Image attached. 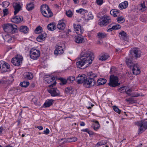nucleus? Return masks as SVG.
<instances>
[{"mask_svg":"<svg viewBox=\"0 0 147 147\" xmlns=\"http://www.w3.org/2000/svg\"><path fill=\"white\" fill-rule=\"evenodd\" d=\"M113 27V28L114 30H118L120 29L121 28L119 24H116L115 25L113 26H112Z\"/></svg>","mask_w":147,"mask_h":147,"instance_id":"nucleus-53","label":"nucleus"},{"mask_svg":"<svg viewBox=\"0 0 147 147\" xmlns=\"http://www.w3.org/2000/svg\"><path fill=\"white\" fill-rule=\"evenodd\" d=\"M75 41L77 43H80L85 41L84 38L82 36H76L74 37Z\"/></svg>","mask_w":147,"mask_h":147,"instance_id":"nucleus-19","label":"nucleus"},{"mask_svg":"<svg viewBox=\"0 0 147 147\" xmlns=\"http://www.w3.org/2000/svg\"><path fill=\"white\" fill-rule=\"evenodd\" d=\"M109 57V56L107 53H104L102 54V61L106 60Z\"/></svg>","mask_w":147,"mask_h":147,"instance_id":"nucleus-38","label":"nucleus"},{"mask_svg":"<svg viewBox=\"0 0 147 147\" xmlns=\"http://www.w3.org/2000/svg\"><path fill=\"white\" fill-rule=\"evenodd\" d=\"M94 81V79L86 78L83 83L84 86L86 88H90L94 85V83L92 84Z\"/></svg>","mask_w":147,"mask_h":147,"instance_id":"nucleus-12","label":"nucleus"},{"mask_svg":"<svg viewBox=\"0 0 147 147\" xmlns=\"http://www.w3.org/2000/svg\"><path fill=\"white\" fill-rule=\"evenodd\" d=\"M42 31V28L39 26L36 28L34 30V32L36 34H39Z\"/></svg>","mask_w":147,"mask_h":147,"instance_id":"nucleus-37","label":"nucleus"},{"mask_svg":"<svg viewBox=\"0 0 147 147\" xmlns=\"http://www.w3.org/2000/svg\"><path fill=\"white\" fill-rule=\"evenodd\" d=\"M118 79L117 77L111 76L110 78V82L108 85L110 86L115 87L119 85L118 82Z\"/></svg>","mask_w":147,"mask_h":147,"instance_id":"nucleus-7","label":"nucleus"},{"mask_svg":"<svg viewBox=\"0 0 147 147\" xmlns=\"http://www.w3.org/2000/svg\"><path fill=\"white\" fill-rule=\"evenodd\" d=\"M3 128V127L1 126L0 127V135L2 134Z\"/></svg>","mask_w":147,"mask_h":147,"instance_id":"nucleus-63","label":"nucleus"},{"mask_svg":"<svg viewBox=\"0 0 147 147\" xmlns=\"http://www.w3.org/2000/svg\"><path fill=\"white\" fill-rule=\"evenodd\" d=\"M23 60L22 57L18 55L16 57L13 58L11 60V62L16 66H19L22 63Z\"/></svg>","mask_w":147,"mask_h":147,"instance_id":"nucleus-8","label":"nucleus"},{"mask_svg":"<svg viewBox=\"0 0 147 147\" xmlns=\"http://www.w3.org/2000/svg\"><path fill=\"white\" fill-rule=\"evenodd\" d=\"M125 101L127 102H129L130 103H132L134 101L133 99L131 98H126L125 99Z\"/></svg>","mask_w":147,"mask_h":147,"instance_id":"nucleus-57","label":"nucleus"},{"mask_svg":"<svg viewBox=\"0 0 147 147\" xmlns=\"http://www.w3.org/2000/svg\"><path fill=\"white\" fill-rule=\"evenodd\" d=\"M33 77V74L30 72H28L26 75V78L29 80L32 79Z\"/></svg>","mask_w":147,"mask_h":147,"instance_id":"nucleus-42","label":"nucleus"},{"mask_svg":"<svg viewBox=\"0 0 147 147\" xmlns=\"http://www.w3.org/2000/svg\"><path fill=\"white\" fill-rule=\"evenodd\" d=\"M132 92V90L130 88L128 89H127L126 87V91L125 92L126 93L129 95H130V93Z\"/></svg>","mask_w":147,"mask_h":147,"instance_id":"nucleus-54","label":"nucleus"},{"mask_svg":"<svg viewBox=\"0 0 147 147\" xmlns=\"http://www.w3.org/2000/svg\"><path fill=\"white\" fill-rule=\"evenodd\" d=\"M119 36L121 39L124 40H127V37L126 33L123 31H122L119 33Z\"/></svg>","mask_w":147,"mask_h":147,"instance_id":"nucleus-21","label":"nucleus"},{"mask_svg":"<svg viewBox=\"0 0 147 147\" xmlns=\"http://www.w3.org/2000/svg\"><path fill=\"white\" fill-rule=\"evenodd\" d=\"M10 65L8 63L4 61H0V68L4 72L9 71Z\"/></svg>","mask_w":147,"mask_h":147,"instance_id":"nucleus-10","label":"nucleus"},{"mask_svg":"<svg viewBox=\"0 0 147 147\" xmlns=\"http://www.w3.org/2000/svg\"><path fill=\"white\" fill-rule=\"evenodd\" d=\"M54 100L52 99H48L44 103L45 107H47L52 105L53 103Z\"/></svg>","mask_w":147,"mask_h":147,"instance_id":"nucleus-22","label":"nucleus"},{"mask_svg":"<svg viewBox=\"0 0 147 147\" xmlns=\"http://www.w3.org/2000/svg\"><path fill=\"white\" fill-rule=\"evenodd\" d=\"M74 90V89L71 87H67L65 89V92L67 94L70 95L73 94Z\"/></svg>","mask_w":147,"mask_h":147,"instance_id":"nucleus-28","label":"nucleus"},{"mask_svg":"<svg viewBox=\"0 0 147 147\" xmlns=\"http://www.w3.org/2000/svg\"><path fill=\"white\" fill-rule=\"evenodd\" d=\"M126 62L127 65L130 68H131L132 66L134 65L131 59H127L126 60Z\"/></svg>","mask_w":147,"mask_h":147,"instance_id":"nucleus-36","label":"nucleus"},{"mask_svg":"<svg viewBox=\"0 0 147 147\" xmlns=\"http://www.w3.org/2000/svg\"><path fill=\"white\" fill-rule=\"evenodd\" d=\"M56 84V82L55 81L53 84L49 85L50 88L48 90V92L53 97L60 96V92L56 88H53V86H55Z\"/></svg>","mask_w":147,"mask_h":147,"instance_id":"nucleus-5","label":"nucleus"},{"mask_svg":"<svg viewBox=\"0 0 147 147\" xmlns=\"http://www.w3.org/2000/svg\"><path fill=\"white\" fill-rule=\"evenodd\" d=\"M136 125L139 127L138 131V134H141L147 129V119L137 122Z\"/></svg>","mask_w":147,"mask_h":147,"instance_id":"nucleus-3","label":"nucleus"},{"mask_svg":"<svg viewBox=\"0 0 147 147\" xmlns=\"http://www.w3.org/2000/svg\"><path fill=\"white\" fill-rule=\"evenodd\" d=\"M93 18V16L91 13H88V15L87 16V17L85 18V19L87 20H89L92 19Z\"/></svg>","mask_w":147,"mask_h":147,"instance_id":"nucleus-45","label":"nucleus"},{"mask_svg":"<svg viewBox=\"0 0 147 147\" xmlns=\"http://www.w3.org/2000/svg\"><path fill=\"white\" fill-rule=\"evenodd\" d=\"M110 13L114 17H117L119 15V11L115 9H112L110 11Z\"/></svg>","mask_w":147,"mask_h":147,"instance_id":"nucleus-26","label":"nucleus"},{"mask_svg":"<svg viewBox=\"0 0 147 147\" xmlns=\"http://www.w3.org/2000/svg\"><path fill=\"white\" fill-rule=\"evenodd\" d=\"M46 36V34L45 33H42L37 37L36 38L38 42H41V41L45 38Z\"/></svg>","mask_w":147,"mask_h":147,"instance_id":"nucleus-27","label":"nucleus"},{"mask_svg":"<svg viewBox=\"0 0 147 147\" xmlns=\"http://www.w3.org/2000/svg\"><path fill=\"white\" fill-rule=\"evenodd\" d=\"M13 6L15 10L14 14L16 15L21 10L22 6L20 3H15Z\"/></svg>","mask_w":147,"mask_h":147,"instance_id":"nucleus-14","label":"nucleus"},{"mask_svg":"<svg viewBox=\"0 0 147 147\" xmlns=\"http://www.w3.org/2000/svg\"><path fill=\"white\" fill-rule=\"evenodd\" d=\"M86 78V75L83 74H80L76 78V80L78 84H81L84 83Z\"/></svg>","mask_w":147,"mask_h":147,"instance_id":"nucleus-13","label":"nucleus"},{"mask_svg":"<svg viewBox=\"0 0 147 147\" xmlns=\"http://www.w3.org/2000/svg\"><path fill=\"white\" fill-rule=\"evenodd\" d=\"M113 110L117 113L120 114L121 111L116 106H114L113 107Z\"/></svg>","mask_w":147,"mask_h":147,"instance_id":"nucleus-48","label":"nucleus"},{"mask_svg":"<svg viewBox=\"0 0 147 147\" xmlns=\"http://www.w3.org/2000/svg\"><path fill=\"white\" fill-rule=\"evenodd\" d=\"M3 28L5 32L12 34L16 32L17 30V27L16 25L10 24L4 25Z\"/></svg>","mask_w":147,"mask_h":147,"instance_id":"nucleus-4","label":"nucleus"},{"mask_svg":"<svg viewBox=\"0 0 147 147\" xmlns=\"http://www.w3.org/2000/svg\"><path fill=\"white\" fill-rule=\"evenodd\" d=\"M66 14L68 17L70 18L72 17L73 13L71 11L68 10L66 11Z\"/></svg>","mask_w":147,"mask_h":147,"instance_id":"nucleus-49","label":"nucleus"},{"mask_svg":"<svg viewBox=\"0 0 147 147\" xmlns=\"http://www.w3.org/2000/svg\"><path fill=\"white\" fill-rule=\"evenodd\" d=\"M132 51L135 55V56L136 58L140 57V51L136 48H134L132 50Z\"/></svg>","mask_w":147,"mask_h":147,"instance_id":"nucleus-29","label":"nucleus"},{"mask_svg":"<svg viewBox=\"0 0 147 147\" xmlns=\"http://www.w3.org/2000/svg\"><path fill=\"white\" fill-rule=\"evenodd\" d=\"M76 12L82 14H84L85 13H86L88 11L87 10H85L83 9H80L78 10H76Z\"/></svg>","mask_w":147,"mask_h":147,"instance_id":"nucleus-39","label":"nucleus"},{"mask_svg":"<svg viewBox=\"0 0 147 147\" xmlns=\"http://www.w3.org/2000/svg\"><path fill=\"white\" fill-rule=\"evenodd\" d=\"M144 2H143V3L140 4L139 6L140 7L142 8L139 9V10H142V11H144L146 9V7L144 4Z\"/></svg>","mask_w":147,"mask_h":147,"instance_id":"nucleus-47","label":"nucleus"},{"mask_svg":"<svg viewBox=\"0 0 147 147\" xmlns=\"http://www.w3.org/2000/svg\"><path fill=\"white\" fill-rule=\"evenodd\" d=\"M132 68V70L133 73L134 74L137 75L139 74L140 73V69L137 64H135L131 67Z\"/></svg>","mask_w":147,"mask_h":147,"instance_id":"nucleus-18","label":"nucleus"},{"mask_svg":"<svg viewBox=\"0 0 147 147\" xmlns=\"http://www.w3.org/2000/svg\"><path fill=\"white\" fill-rule=\"evenodd\" d=\"M117 20L118 22L120 23H122L124 22L125 20L123 17L120 16L117 18Z\"/></svg>","mask_w":147,"mask_h":147,"instance_id":"nucleus-41","label":"nucleus"},{"mask_svg":"<svg viewBox=\"0 0 147 147\" xmlns=\"http://www.w3.org/2000/svg\"><path fill=\"white\" fill-rule=\"evenodd\" d=\"M126 87V86L121 87L119 88L118 90L121 93H123L125 92Z\"/></svg>","mask_w":147,"mask_h":147,"instance_id":"nucleus-46","label":"nucleus"},{"mask_svg":"<svg viewBox=\"0 0 147 147\" xmlns=\"http://www.w3.org/2000/svg\"><path fill=\"white\" fill-rule=\"evenodd\" d=\"M23 19L22 17L20 16H13L11 19V21L15 23H18L20 22Z\"/></svg>","mask_w":147,"mask_h":147,"instance_id":"nucleus-17","label":"nucleus"},{"mask_svg":"<svg viewBox=\"0 0 147 147\" xmlns=\"http://www.w3.org/2000/svg\"><path fill=\"white\" fill-rule=\"evenodd\" d=\"M21 91V89L20 87H13L9 90V93L13 95L19 93Z\"/></svg>","mask_w":147,"mask_h":147,"instance_id":"nucleus-15","label":"nucleus"},{"mask_svg":"<svg viewBox=\"0 0 147 147\" xmlns=\"http://www.w3.org/2000/svg\"><path fill=\"white\" fill-rule=\"evenodd\" d=\"M128 6V3L127 1H125L124 2L119 4V7L120 9H123L126 8Z\"/></svg>","mask_w":147,"mask_h":147,"instance_id":"nucleus-23","label":"nucleus"},{"mask_svg":"<svg viewBox=\"0 0 147 147\" xmlns=\"http://www.w3.org/2000/svg\"><path fill=\"white\" fill-rule=\"evenodd\" d=\"M143 96L144 95L142 94L141 95L140 94H135V95L134 96V97H137L139 96Z\"/></svg>","mask_w":147,"mask_h":147,"instance_id":"nucleus-62","label":"nucleus"},{"mask_svg":"<svg viewBox=\"0 0 147 147\" xmlns=\"http://www.w3.org/2000/svg\"><path fill=\"white\" fill-rule=\"evenodd\" d=\"M59 79L61 81L60 85H65L67 83V80L62 78H59Z\"/></svg>","mask_w":147,"mask_h":147,"instance_id":"nucleus-40","label":"nucleus"},{"mask_svg":"<svg viewBox=\"0 0 147 147\" xmlns=\"http://www.w3.org/2000/svg\"><path fill=\"white\" fill-rule=\"evenodd\" d=\"M64 45L63 43H58L57 44L54 51V54L55 55H61L64 52Z\"/></svg>","mask_w":147,"mask_h":147,"instance_id":"nucleus-6","label":"nucleus"},{"mask_svg":"<svg viewBox=\"0 0 147 147\" xmlns=\"http://www.w3.org/2000/svg\"><path fill=\"white\" fill-rule=\"evenodd\" d=\"M55 77H53L49 76L47 78H46L44 79V80L45 81L47 82L49 84L50 83L53 82V80H55Z\"/></svg>","mask_w":147,"mask_h":147,"instance_id":"nucleus-33","label":"nucleus"},{"mask_svg":"<svg viewBox=\"0 0 147 147\" xmlns=\"http://www.w3.org/2000/svg\"><path fill=\"white\" fill-rule=\"evenodd\" d=\"M74 30L76 31V32L79 35H81L82 34L83 30H82L81 28V26L80 25H76L74 24Z\"/></svg>","mask_w":147,"mask_h":147,"instance_id":"nucleus-16","label":"nucleus"},{"mask_svg":"<svg viewBox=\"0 0 147 147\" xmlns=\"http://www.w3.org/2000/svg\"><path fill=\"white\" fill-rule=\"evenodd\" d=\"M40 130H42L43 129V127L42 126H39L37 127Z\"/></svg>","mask_w":147,"mask_h":147,"instance_id":"nucleus-64","label":"nucleus"},{"mask_svg":"<svg viewBox=\"0 0 147 147\" xmlns=\"http://www.w3.org/2000/svg\"><path fill=\"white\" fill-rule=\"evenodd\" d=\"M107 82V80H106L104 78H102V85L104 84H105Z\"/></svg>","mask_w":147,"mask_h":147,"instance_id":"nucleus-61","label":"nucleus"},{"mask_svg":"<svg viewBox=\"0 0 147 147\" xmlns=\"http://www.w3.org/2000/svg\"><path fill=\"white\" fill-rule=\"evenodd\" d=\"M9 5V2L5 1L2 3L3 7H8Z\"/></svg>","mask_w":147,"mask_h":147,"instance_id":"nucleus-50","label":"nucleus"},{"mask_svg":"<svg viewBox=\"0 0 147 147\" xmlns=\"http://www.w3.org/2000/svg\"><path fill=\"white\" fill-rule=\"evenodd\" d=\"M111 22V19L109 16L107 15L103 16L102 17V27L106 26Z\"/></svg>","mask_w":147,"mask_h":147,"instance_id":"nucleus-11","label":"nucleus"},{"mask_svg":"<svg viewBox=\"0 0 147 147\" xmlns=\"http://www.w3.org/2000/svg\"><path fill=\"white\" fill-rule=\"evenodd\" d=\"M47 27L48 30L50 31L53 30L55 29V25L53 23H50L49 24Z\"/></svg>","mask_w":147,"mask_h":147,"instance_id":"nucleus-32","label":"nucleus"},{"mask_svg":"<svg viewBox=\"0 0 147 147\" xmlns=\"http://www.w3.org/2000/svg\"><path fill=\"white\" fill-rule=\"evenodd\" d=\"M30 58L34 60L37 59L40 56V52L39 50L32 49L30 52Z\"/></svg>","mask_w":147,"mask_h":147,"instance_id":"nucleus-9","label":"nucleus"},{"mask_svg":"<svg viewBox=\"0 0 147 147\" xmlns=\"http://www.w3.org/2000/svg\"><path fill=\"white\" fill-rule=\"evenodd\" d=\"M97 17L100 18V19L99 20V22L98 23V24L99 25L101 26V21H100V20L101 19V18L100 17V14L99 13L97 15Z\"/></svg>","mask_w":147,"mask_h":147,"instance_id":"nucleus-59","label":"nucleus"},{"mask_svg":"<svg viewBox=\"0 0 147 147\" xmlns=\"http://www.w3.org/2000/svg\"><path fill=\"white\" fill-rule=\"evenodd\" d=\"M95 3L97 5H101V0H96Z\"/></svg>","mask_w":147,"mask_h":147,"instance_id":"nucleus-60","label":"nucleus"},{"mask_svg":"<svg viewBox=\"0 0 147 147\" xmlns=\"http://www.w3.org/2000/svg\"><path fill=\"white\" fill-rule=\"evenodd\" d=\"M77 140V138L76 137H73L67 138V142H75Z\"/></svg>","mask_w":147,"mask_h":147,"instance_id":"nucleus-44","label":"nucleus"},{"mask_svg":"<svg viewBox=\"0 0 147 147\" xmlns=\"http://www.w3.org/2000/svg\"><path fill=\"white\" fill-rule=\"evenodd\" d=\"M93 122L94 123L92 124V126L95 130H96L98 129L100 127V125L99 124L98 121L96 120H93Z\"/></svg>","mask_w":147,"mask_h":147,"instance_id":"nucleus-31","label":"nucleus"},{"mask_svg":"<svg viewBox=\"0 0 147 147\" xmlns=\"http://www.w3.org/2000/svg\"><path fill=\"white\" fill-rule=\"evenodd\" d=\"M13 80V77L12 76H11L9 77V78H8L6 80H0V84H3L7 82L8 81V80L10 81L9 82V83H11Z\"/></svg>","mask_w":147,"mask_h":147,"instance_id":"nucleus-30","label":"nucleus"},{"mask_svg":"<svg viewBox=\"0 0 147 147\" xmlns=\"http://www.w3.org/2000/svg\"><path fill=\"white\" fill-rule=\"evenodd\" d=\"M29 84L30 83L28 82L24 81L21 82L20 84V85L22 87L26 88L29 86Z\"/></svg>","mask_w":147,"mask_h":147,"instance_id":"nucleus-35","label":"nucleus"},{"mask_svg":"<svg viewBox=\"0 0 147 147\" xmlns=\"http://www.w3.org/2000/svg\"><path fill=\"white\" fill-rule=\"evenodd\" d=\"M87 75L88 78H91V79H93V78L97 76L96 74L93 73L92 71L88 72Z\"/></svg>","mask_w":147,"mask_h":147,"instance_id":"nucleus-34","label":"nucleus"},{"mask_svg":"<svg viewBox=\"0 0 147 147\" xmlns=\"http://www.w3.org/2000/svg\"><path fill=\"white\" fill-rule=\"evenodd\" d=\"M49 130L48 128H46V130L44 131L42 134L47 135L49 133Z\"/></svg>","mask_w":147,"mask_h":147,"instance_id":"nucleus-56","label":"nucleus"},{"mask_svg":"<svg viewBox=\"0 0 147 147\" xmlns=\"http://www.w3.org/2000/svg\"><path fill=\"white\" fill-rule=\"evenodd\" d=\"M76 79L75 76H70L67 78V82L71 83L74 81Z\"/></svg>","mask_w":147,"mask_h":147,"instance_id":"nucleus-43","label":"nucleus"},{"mask_svg":"<svg viewBox=\"0 0 147 147\" xmlns=\"http://www.w3.org/2000/svg\"><path fill=\"white\" fill-rule=\"evenodd\" d=\"M93 56V53L91 51L82 52L80 55V58L78 59L76 63L77 67L81 69L86 68L87 66H84L85 64H91L94 60Z\"/></svg>","mask_w":147,"mask_h":147,"instance_id":"nucleus-1","label":"nucleus"},{"mask_svg":"<svg viewBox=\"0 0 147 147\" xmlns=\"http://www.w3.org/2000/svg\"><path fill=\"white\" fill-rule=\"evenodd\" d=\"M40 11L45 17L49 18L53 16V13L49 6L47 4L42 5L40 7Z\"/></svg>","mask_w":147,"mask_h":147,"instance_id":"nucleus-2","label":"nucleus"},{"mask_svg":"<svg viewBox=\"0 0 147 147\" xmlns=\"http://www.w3.org/2000/svg\"><path fill=\"white\" fill-rule=\"evenodd\" d=\"M3 11L4 16H6L8 13V10L7 9H3Z\"/></svg>","mask_w":147,"mask_h":147,"instance_id":"nucleus-55","label":"nucleus"},{"mask_svg":"<svg viewBox=\"0 0 147 147\" xmlns=\"http://www.w3.org/2000/svg\"><path fill=\"white\" fill-rule=\"evenodd\" d=\"M34 5L33 3L30 2L26 4V9L28 11H30L34 9Z\"/></svg>","mask_w":147,"mask_h":147,"instance_id":"nucleus-25","label":"nucleus"},{"mask_svg":"<svg viewBox=\"0 0 147 147\" xmlns=\"http://www.w3.org/2000/svg\"><path fill=\"white\" fill-rule=\"evenodd\" d=\"M107 36V34L105 33H102V38H106Z\"/></svg>","mask_w":147,"mask_h":147,"instance_id":"nucleus-58","label":"nucleus"},{"mask_svg":"<svg viewBox=\"0 0 147 147\" xmlns=\"http://www.w3.org/2000/svg\"><path fill=\"white\" fill-rule=\"evenodd\" d=\"M2 36L4 40H7V38H8L10 37L7 34H3L2 35Z\"/></svg>","mask_w":147,"mask_h":147,"instance_id":"nucleus-52","label":"nucleus"},{"mask_svg":"<svg viewBox=\"0 0 147 147\" xmlns=\"http://www.w3.org/2000/svg\"><path fill=\"white\" fill-rule=\"evenodd\" d=\"M20 32L24 33H27L28 32V28L26 26H22L17 29Z\"/></svg>","mask_w":147,"mask_h":147,"instance_id":"nucleus-24","label":"nucleus"},{"mask_svg":"<svg viewBox=\"0 0 147 147\" xmlns=\"http://www.w3.org/2000/svg\"><path fill=\"white\" fill-rule=\"evenodd\" d=\"M97 37L100 40H98L97 44H100V40L101 39V32H99L98 33Z\"/></svg>","mask_w":147,"mask_h":147,"instance_id":"nucleus-51","label":"nucleus"},{"mask_svg":"<svg viewBox=\"0 0 147 147\" xmlns=\"http://www.w3.org/2000/svg\"><path fill=\"white\" fill-rule=\"evenodd\" d=\"M57 26L58 29L60 30H64L65 27V24L64 21L61 20L59 21L58 24Z\"/></svg>","mask_w":147,"mask_h":147,"instance_id":"nucleus-20","label":"nucleus"}]
</instances>
